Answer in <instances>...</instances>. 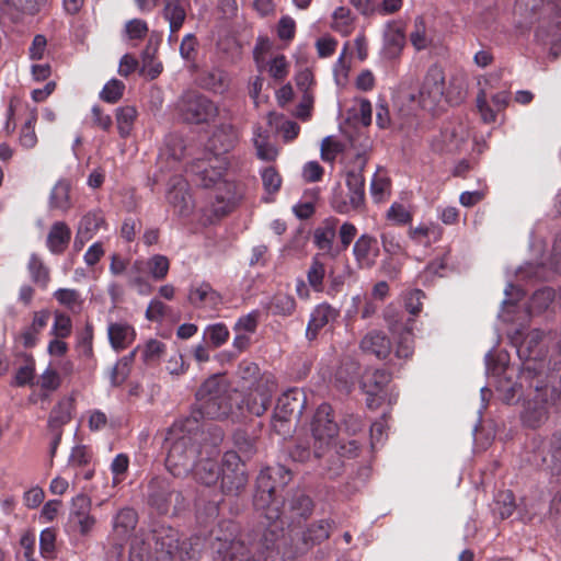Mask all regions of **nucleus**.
Instances as JSON below:
<instances>
[{
  "label": "nucleus",
  "mask_w": 561,
  "mask_h": 561,
  "mask_svg": "<svg viewBox=\"0 0 561 561\" xmlns=\"http://www.w3.org/2000/svg\"><path fill=\"white\" fill-rule=\"evenodd\" d=\"M207 436L197 416L175 421L167 431L164 449L167 467L175 477H185L205 451Z\"/></svg>",
  "instance_id": "nucleus-1"
},
{
  "label": "nucleus",
  "mask_w": 561,
  "mask_h": 561,
  "mask_svg": "<svg viewBox=\"0 0 561 561\" xmlns=\"http://www.w3.org/2000/svg\"><path fill=\"white\" fill-rule=\"evenodd\" d=\"M529 387L534 390L524 401L520 413L522 422L530 428H538L545 424L552 409H557L561 402V393L557 388L549 386L542 380L527 379Z\"/></svg>",
  "instance_id": "nucleus-2"
},
{
  "label": "nucleus",
  "mask_w": 561,
  "mask_h": 561,
  "mask_svg": "<svg viewBox=\"0 0 561 561\" xmlns=\"http://www.w3.org/2000/svg\"><path fill=\"white\" fill-rule=\"evenodd\" d=\"M156 561H193L201 552V538L192 537L180 543L178 530L171 527H160L152 534Z\"/></svg>",
  "instance_id": "nucleus-3"
},
{
  "label": "nucleus",
  "mask_w": 561,
  "mask_h": 561,
  "mask_svg": "<svg viewBox=\"0 0 561 561\" xmlns=\"http://www.w3.org/2000/svg\"><path fill=\"white\" fill-rule=\"evenodd\" d=\"M199 414L207 419H225L237 415L231 405V396L225 379L215 375L208 378L196 393Z\"/></svg>",
  "instance_id": "nucleus-4"
},
{
  "label": "nucleus",
  "mask_w": 561,
  "mask_h": 561,
  "mask_svg": "<svg viewBox=\"0 0 561 561\" xmlns=\"http://www.w3.org/2000/svg\"><path fill=\"white\" fill-rule=\"evenodd\" d=\"M291 480V472L283 465H276L262 470L257 477V492L254 504L257 508H266L268 519H278L283 512L276 506L275 494L279 488Z\"/></svg>",
  "instance_id": "nucleus-5"
},
{
  "label": "nucleus",
  "mask_w": 561,
  "mask_h": 561,
  "mask_svg": "<svg viewBox=\"0 0 561 561\" xmlns=\"http://www.w3.org/2000/svg\"><path fill=\"white\" fill-rule=\"evenodd\" d=\"M306 397L297 388L284 392L277 400L274 409L272 425L279 435L290 433L291 422L298 420L305 408Z\"/></svg>",
  "instance_id": "nucleus-6"
},
{
  "label": "nucleus",
  "mask_w": 561,
  "mask_h": 561,
  "mask_svg": "<svg viewBox=\"0 0 561 561\" xmlns=\"http://www.w3.org/2000/svg\"><path fill=\"white\" fill-rule=\"evenodd\" d=\"M176 110L184 122L196 125L209 123L218 115L217 105L196 91L183 93L178 100Z\"/></svg>",
  "instance_id": "nucleus-7"
},
{
  "label": "nucleus",
  "mask_w": 561,
  "mask_h": 561,
  "mask_svg": "<svg viewBox=\"0 0 561 561\" xmlns=\"http://www.w3.org/2000/svg\"><path fill=\"white\" fill-rule=\"evenodd\" d=\"M543 339V332L540 330H531L517 347V354L524 362L520 373V380H527L539 377L545 368L542 348L539 347Z\"/></svg>",
  "instance_id": "nucleus-8"
},
{
  "label": "nucleus",
  "mask_w": 561,
  "mask_h": 561,
  "mask_svg": "<svg viewBox=\"0 0 561 561\" xmlns=\"http://www.w3.org/2000/svg\"><path fill=\"white\" fill-rule=\"evenodd\" d=\"M446 94L445 88V75L440 67L434 65L428 68L419 94L408 93L404 95L415 105L425 108L433 110Z\"/></svg>",
  "instance_id": "nucleus-9"
},
{
  "label": "nucleus",
  "mask_w": 561,
  "mask_h": 561,
  "mask_svg": "<svg viewBox=\"0 0 561 561\" xmlns=\"http://www.w3.org/2000/svg\"><path fill=\"white\" fill-rule=\"evenodd\" d=\"M390 381L391 375L385 369H367L364 373L360 387L367 394L366 405L369 409H377L386 400L389 403L396 402L398 396H388L387 392Z\"/></svg>",
  "instance_id": "nucleus-10"
},
{
  "label": "nucleus",
  "mask_w": 561,
  "mask_h": 561,
  "mask_svg": "<svg viewBox=\"0 0 561 561\" xmlns=\"http://www.w3.org/2000/svg\"><path fill=\"white\" fill-rule=\"evenodd\" d=\"M276 388L275 381L263 379L257 388L245 390L237 404V416H243L245 413L254 416L263 415L271 404Z\"/></svg>",
  "instance_id": "nucleus-11"
},
{
  "label": "nucleus",
  "mask_w": 561,
  "mask_h": 561,
  "mask_svg": "<svg viewBox=\"0 0 561 561\" xmlns=\"http://www.w3.org/2000/svg\"><path fill=\"white\" fill-rule=\"evenodd\" d=\"M314 438V456L320 457L322 450L328 447L339 433V426L332 415L331 405L321 404L313 416L311 424Z\"/></svg>",
  "instance_id": "nucleus-12"
},
{
  "label": "nucleus",
  "mask_w": 561,
  "mask_h": 561,
  "mask_svg": "<svg viewBox=\"0 0 561 561\" xmlns=\"http://www.w3.org/2000/svg\"><path fill=\"white\" fill-rule=\"evenodd\" d=\"M221 474V490L226 494H238L247 484L248 478L244 465L237 451H227L224 456Z\"/></svg>",
  "instance_id": "nucleus-13"
},
{
  "label": "nucleus",
  "mask_w": 561,
  "mask_h": 561,
  "mask_svg": "<svg viewBox=\"0 0 561 561\" xmlns=\"http://www.w3.org/2000/svg\"><path fill=\"white\" fill-rule=\"evenodd\" d=\"M226 169V158L215 153L204 159H197L191 165V172L194 174L195 181L204 187L217 184L221 180Z\"/></svg>",
  "instance_id": "nucleus-14"
},
{
  "label": "nucleus",
  "mask_w": 561,
  "mask_h": 561,
  "mask_svg": "<svg viewBox=\"0 0 561 561\" xmlns=\"http://www.w3.org/2000/svg\"><path fill=\"white\" fill-rule=\"evenodd\" d=\"M470 137L469 129L461 123L445 126L432 141L434 151L456 153L462 150Z\"/></svg>",
  "instance_id": "nucleus-15"
},
{
  "label": "nucleus",
  "mask_w": 561,
  "mask_h": 561,
  "mask_svg": "<svg viewBox=\"0 0 561 561\" xmlns=\"http://www.w3.org/2000/svg\"><path fill=\"white\" fill-rule=\"evenodd\" d=\"M261 542H251L245 545L243 540H233L230 542L222 561H275L272 546L266 545L262 549Z\"/></svg>",
  "instance_id": "nucleus-16"
},
{
  "label": "nucleus",
  "mask_w": 561,
  "mask_h": 561,
  "mask_svg": "<svg viewBox=\"0 0 561 561\" xmlns=\"http://www.w3.org/2000/svg\"><path fill=\"white\" fill-rule=\"evenodd\" d=\"M366 163V154L357 153L354 161V168L346 173L348 198L354 208H359L365 202V178L363 171Z\"/></svg>",
  "instance_id": "nucleus-17"
},
{
  "label": "nucleus",
  "mask_w": 561,
  "mask_h": 561,
  "mask_svg": "<svg viewBox=\"0 0 561 561\" xmlns=\"http://www.w3.org/2000/svg\"><path fill=\"white\" fill-rule=\"evenodd\" d=\"M221 439L220 433L214 436L210 445H205L206 455L205 459H201L198 462L195 461L194 466V477L197 482L203 483L205 485L215 484L220 476V468L218 463L213 459V456L216 454V444Z\"/></svg>",
  "instance_id": "nucleus-18"
},
{
  "label": "nucleus",
  "mask_w": 561,
  "mask_h": 561,
  "mask_svg": "<svg viewBox=\"0 0 561 561\" xmlns=\"http://www.w3.org/2000/svg\"><path fill=\"white\" fill-rule=\"evenodd\" d=\"M167 199L179 216H188L194 208L188 184L181 175H175L170 180Z\"/></svg>",
  "instance_id": "nucleus-19"
},
{
  "label": "nucleus",
  "mask_w": 561,
  "mask_h": 561,
  "mask_svg": "<svg viewBox=\"0 0 561 561\" xmlns=\"http://www.w3.org/2000/svg\"><path fill=\"white\" fill-rule=\"evenodd\" d=\"M241 199L237 185L231 182H224L215 192L211 202V211L217 217H222L234 209Z\"/></svg>",
  "instance_id": "nucleus-20"
},
{
  "label": "nucleus",
  "mask_w": 561,
  "mask_h": 561,
  "mask_svg": "<svg viewBox=\"0 0 561 561\" xmlns=\"http://www.w3.org/2000/svg\"><path fill=\"white\" fill-rule=\"evenodd\" d=\"M359 347L366 354L374 355L379 359H385L390 355L392 344L383 331L371 330L363 336Z\"/></svg>",
  "instance_id": "nucleus-21"
},
{
  "label": "nucleus",
  "mask_w": 561,
  "mask_h": 561,
  "mask_svg": "<svg viewBox=\"0 0 561 561\" xmlns=\"http://www.w3.org/2000/svg\"><path fill=\"white\" fill-rule=\"evenodd\" d=\"M340 316V311L331 305L323 302L318 305L310 314L306 329L308 340H314L318 332L325 325L334 322Z\"/></svg>",
  "instance_id": "nucleus-22"
},
{
  "label": "nucleus",
  "mask_w": 561,
  "mask_h": 561,
  "mask_svg": "<svg viewBox=\"0 0 561 561\" xmlns=\"http://www.w3.org/2000/svg\"><path fill=\"white\" fill-rule=\"evenodd\" d=\"M334 520L330 518L319 519L309 524L300 536L304 550H309L329 539Z\"/></svg>",
  "instance_id": "nucleus-23"
},
{
  "label": "nucleus",
  "mask_w": 561,
  "mask_h": 561,
  "mask_svg": "<svg viewBox=\"0 0 561 561\" xmlns=\"http://www.w3.org/2000/svg\"><path fill=\"white\" fill-rule=\"evenodd\" d=\"M541 24L538 35L558 38L561 36V1L559 3L548 1L542 5Z\"/></svg>",
  "instance_id": "nucleus-24"
},
{
  "label": "nucleus",
  "mask_w": 561,
  "mask_h": 561,
  "mask_svg": "<svg viewBox=\"0 0 561 561\" xmlns=\"http://www.w3.org/2000/svg\"><path fill=\"white\" fill-rule=\"evenodd\" d=\"M378 253L377 240L369 234H362L354 243L353 254L359 268H370Z\"/></svg>",
  "instance_id": "nucleus-25"
},
{
  "label": "nucleus",
  "mask_w": 561,
  "mask_h": 561,
  "mask_svg": "<svg viewBox=\"0 0 561 561\" xmlns=\"http://www.w3.org/2000/svg\"><path fill=\"white\" fill-rule=\"evenodd\" d=\"M104 226L105 219L101 210L87 213L79 222L75 245L78 248L83 247Z\"/></svg>",
  "instance_id": "nucleus-26"
},
{
  "label": "nucleus",
  "mask_w": 561,
  "mask_h": 561,
  "mask_svg": "<svg viewBox=\"0 0 561 561\" xmlns=\"http://www.w3.org/2000/svg\"><path fill=\"white\" fill-rule=\"evenodd\" d=\"M237 142V129L231 124H221L209 139V147L214 151L213 153L222 157V154L232 150Z\"/></svg>",
  "instance_id": "nucleus-27"
},
{
  "label": "nucleus",
  "mask_w": 561,
  "mask_h": 561,
  "mask_svg": "<svg viewBox=\"0 0 561 561\" xmlns=\"http://www.w3.org/2000/svg\"><path fill=\"white\" fill-rule=\"evenodd\" d=\"M188 301L197 308H216L221 304V296L210 284L203 282L191 286Z\"/></svg>",
  "instance_id": "nucleus-28"
},
{
  "label": "nucleus",
  "mask_w": 561,
  "mask_h": 561,
  "mask_svg": "<svg viewBox=\"0 0 561 561\" xmlns=\"http://www.w3.org/2000/svg\"><path fill=\"white\" fill-rule=\"evenodd\" d=\"M138 523V516L135 510L122 508L113 519V535L121 541L128 540Z\"/></svg>",
  "instance_id": "nucleus-29"
},
{
  "label": "nucleus",
  "mask_w": 561,
  "mask_h": 561,
  "mask_svg": "<svg viewBox=\"0 0 561 561\" xmlns=\"http://www.w3.org/2000/svg\"><path fill=\"white\" fill-rule=\"evenodd\" d=\"M71 240V229L65 221H55L47 234L46 245L53 254L66 251Z\"/></svg>",
  "instance_id": "nucleus-30"
},
{
  "label": "nucleus",
  "mask_w": 561,
  "mask_h": 561,
  "mask_svg": "<svg viewBox=\"0 0 561 561\" xmlns=\"http://www.w3.org/2000/svg\"><path fill=\"white\" fill-rule=\"evenodd\" d=\"M50 318V312L47 309H42L33 313V319L30 325H27L20 334L22 344L26 348H31L36 345L37 336L42 330L47 325Z\"/></svg>",
  "instance_id": "nucleus-31"
},
{
  "label": "nucleus",
  "mask_w": 561,
  "mask_h": 561,
  "mask_svg": "<svg viewBox=\"0 0 561 561\" xmlns=\"http://www.w3.org/2000/svg\"><path fill=\"white\" fill-rule=\"evenodd\" d=\"M107 334L112 347L116 351L125 350L136 336L134 328L125 322L110 323Z\"/></svg>",
  "instance_id": "nucleus-32"
},
{
  "label": "nucleus",
  "mask_w": 561,
  "mask_h": 561,
  "mask_svg": "<svg viewBox=\"0 0 561 561\" xmlns=\"http://www.w3.org/2000/svg\"><path fill=\"white\" fill-rule=\"evenodd\" d=\"M238 374L241 380L240 387L243 391L257 388L263 379L275 381L270 374H262L255 363L242 362L239 366Z\"/></svg>",
  "instance_id": "nucleus-33"
},
{
  "label": "nucleus",
  "mask_w": 561,
  "mask_h": 561,
  "mask_svg": "<svg viewBox=\"0 0 561 561\" xmlns=\"http://www.w3.org/2000/svg\"><path fill=\"white\" fill-rule=\"evenodd\" d=\"M405 44L403 31L396 24H389L383 37V55L388 59L397 58Z\"/></svg>",
  "instance_id": "nucleus-34"
},
{
  "label": "nucleus",
  "mask_w": 561,
  "mask_h": 561,
  "mask_svg": "<svg viewBox=\"0 0 561 561\" xmlns=\"http://www.w3.org/2000/svg\"><path fill=\"white\" fill-rule=\"evenodd\" d=\"M70 188V183L67 180H59L50 191L49 208L66 214L72 206Z\"/></svg>",
  "instance_id": "nucleus-35"
},
{
  "label": "nucleus",
  "mask_w": 561,
  "mask_h": 561,
  "mask_svg": "<svg viewBox=\"0 0 561 561\" xmlns=\"http://www.w3.org/2000/svg\"><path fill=\"white\" fill-rule=\"evenodd\" d=\"M73 410V400L71 398L61 399L51 410L48 420V430L57 431L71 420Z\"/></svg>",
  "instance_id": "nucleus-36"
},
{
  "label": "nucleus",
  "mask_w": 561,
  "mask_h": 561,
  "mask_svg": "<svg viewBox=\"0 0 561 561\" xmlns=\"http://www.w3.org/2000/svg\"><path fill=\"white\" fill-rule=\"evenodd\" d=\"M163 16L169 22L170 33H176L186 18L182 0H164Z\"/></svg>",
  "instance_id": "nucleus-37"
},
{
  "label": "nucleus",
  "mask_w": 561,
  "mask_h": 561,
  "mask_svg": "<svg viewBox=\"0 0 561 561\" xmlns=\"http://www.w3.org/2000/svg\"><path fill=\"white\" fill-rule=\"evenodd\" d=\"M53 297L58 301L59 305L67 308L75 314L81 313L84 305V299L81 293L73 288H59Z\"/></svg>",
  "instance_id": "nucleus-38"
},
{
  "label": "nucleus",
  "mask_w": 561,
  "mask_h": 561,
  "mask_svg": "<svg viewBox=\"0 0 561 561\" xmlns=\"http://www.w3.org/2000/svg\"><path fill=\"white\" fill-rule=\"evenodd\" d=\"M443 229L437 224L420 225L409 229V237L419 244L430 245L442 238Z\"/></svg>",
  "instance_id": "nucleus-39"
},
{
  "label": "nucleus",
  "mask_w": 561,
  "mask_h": 561,
  "mask_svg": "<svg viewBox=\"0 0 561 561\" xmlns=\"http://www.w3.org/2000/svg\"><path fill=\"white\" fill-rule=\"evenodd\" d=\"M268 133L261 126L253 129V144L256 149V156L261 160L273 161L277 157V150L268 142Z\"/></svg>",
  "instance_id": "nucleus-40"
},
{
  "label": "nucleus",
  "mask_w": 561,
  "mask_h": 561,
  "mask_svg": "<svg viewBox=\"0 0 561 561\" xmlns=\"http://www.w3.org/2000/svg\"><path fill=\"white\" fill-rule=\"evenodd\" d=\"M391 193V181L382 169H378L371 179L370 194L376 203L386 201Z\"/></svg>",
  "instance_id": "nucleus-41"
},
{
  "label": "nucleus",
  "mask_w": 561,
  "mask_h": 561,
  "mask_svg": "<svg viewBox=\"0 0 561 561\" xmlns=\"http://www.w3.org/2000/svg\"><path fill=\"white\" fill-rule=\"evenodd\" d=\"M27 270L33 283L42 288H46L48 286L50 280L49 268L36 253L31 254L27 263Z\"/></svg>",
  "instance_id": "nucleus-42"
},
{
  "label": "nucleus",
  "mask_w": 561,
  "mask_h": 561,
  "mask_svg": "<svg viewBox=\"0 0 561 561\" xmlns=\"http://www.w3.org/2000/svg\"><path fill=\"white\" fill-rule=\"evenodd\" d=\"M288 510L293 515L307 518L313 511L312 500L302 492H296L287 503H284V511Z\"/></svg>",
  "instance_id": "nucleus-43"
},
{
  "label": "nucleus",
  "mask_w": 561,
  "mask_h": 561,
  "mask_svg": "<svg viewBox=\"0 0 561 561\" xmlns=\"http://www.w3.org/2000/svg\"><path fill=\"white\" fill-rule=\"evenodd\" d=\"M37 121V111L35 107L30 108L27 118L25 119L20 131V145L25 149H32L37 144L35 133V124Z\"/></svg>",
  "instance_id": "nucleus-44"
},
{
  "label": "nucleus",
  "mask_w": 561,
  "mask_h": 561,
  "mask_svg": "<svg viewBox=\"0 0 561 561\" xmlns=\"http://www.w3.org/2000/svg\"><path fill=\"white\" fill-rule=\"evenodd\" d=\"M199 84L209 91L221 93L226 90V75L220 69H211L201 75Z\"/></svg>",
  "instance_id": "nucleus-45"
},
{
  "label": "nucleus",
  "mask_w": 561,
  "mask_h": 561,
  "mask_svg": "<svg viewBox=\"0 0 561 561\" xmlns=\"http://www.w3.org/2000/svg\"><path fill=\"white\" fill-rule=\"evenodd\" d=\"M327 275V266L321 261L320 255L317 254L312 257L310 267L307 272V279L309 285L314 291L323 290V279Z\"/></svg>",
  "instance_id": "nucleus-46"
},
{
  "label": "nucleus",
  "mask_w": 561,
  "mask_h": 561,
  "mask_svg": "<svg viewBox=\"0 0 561 561\" xmlns=\"http://www.w3.org/2000/svg\"><path fill=\"white\" fill-rule=\"evenodd\" d=\"M137 116V111L134 106H122L116 110V123L119 135L123 138L129 136L134 122Z\"/></svg>",
  "instance_id": "nucleus-47"
},
{
  "label": "nucleus",
  "mask_w": 561,
  "mask_h": 561,
  "mask_svg": "<svg viewBox=\"0 0 561 561\" xmlns=\"http://www.w3.org/2000/svg\"><path fill=\"white\" fill-rule=\"evenodd\" d=\"M263 70H267L273 79L283 81L289 73V62L283 54H278L270 60H265Z\"/></svg>",
  "instance_id": "nucleus-48"
},
{
  "label": "nucleus",
  "mask_w": 561,
  "mask_h": 561,
  "mask_svg": "<svg viewBox=\"0 0 561 561\" xmlns=\"http://www.w3.org/2000/svg\"><path fill=\"white\" fill-rule=\"evenodd\" d=\"M147 270L154 280H162L167 277L170 262L165 255L156 254L146 261Z\"/></svg>",
  "instance_id": "nucleus-49"
},
{
  "label": "nucleus",
  "mask_w": 561,
  "mask_h": 561,
  "mask_svg": "<svg viewBox=\"0 0 561 561\" xmlns=\"http://www.w3.org/2000/svg\"><path fill=\"white\" fill-rule=\"evenodd\" d=\"M554 299V290L549 287L534 293L529 302V312L539 313L546 310Z\"/></svg>",
  "instance_id": "nucleus-50"
},
{
  "label": "nucleus",
  "mask_w": 561,
  "mask_h": 561,
  "mask_svg": "<svg viewBox=\"0 0 561 561\" xmlns=\"http://www.w3.org/2000/svg\"><path fill=\"white\" fill-rule=\"evenodd\" d=\"M467 95V82L463 76H454L450 79L449 88L446 90V99L453 104H458Z\"/></svg>",
  "instance_id": "nucleus-51"
},
{
  "label": "nucleus",
  "mask_w": 561,
  "mask_h": 561,
  "mask_svg": "<svg viewBox=\"0 0 561 561\" xmlns=\"http://www.w3.org/2000/svg\"><path fill=\"white\" fill-rule=\"evenodd\" d=\"M333 28L342 34H348L353 25L352 12L348 8L339 7L334 10L333 14Z\"/></svg>",
  "instance_id": "nucleus-52"
},
{
  "label": "nucleus",
  "mask_w": 561,
  "mask_h": 561,
  "mask_svg": "<svg viewBox=\"0 0 561 561\" xmlns=\"http://www.w3.org/2000/svg\"><path fill=\"white\" fill-rule=\"evenodd\" d=\"M204 337L207 339L213 347H219L229 339V330L224 323L208 325L204 331Z\"/></svg>",
  "instance_id": "nucleus-53"
},
{
  "label": "nucleus",
  "mask_w": 561,
  "mask_h": 561,
  "mask_svg": "<svg viewBox=\"0 0 561 561\" xmlns=\"http://www.w3.org/2000/svg\"><path fill=\"white\" fill-rule=\"evenodd\" d=\"M271 309L280 316H290L296 309V301L291 296L277 294L271 301Z\"/></svg>",
  "instance_id": "nucleus-54"
},
{
  "label": "nucleus",
  "mask_w": 561,
  "mask_h": 561,
  "mask_svg": "<svg viewBox=\"0 0 561 561\" xmlns=\"http://www.w3.org/2000/svg\"><path fill=\"white\" fill-rule=\"evenodd\" d=\"M233 442L240 457L249 458L255 450V439L243 431L234 433Z\"/></svg>",
  "instance_id": "nucleus-55"
},
{
  "label": "nucleus",
  "mask_w": 561,
  "mask_h": 561,
  "mask_svg": "<svg viewBox=\"0 0 561 561\" xmlns=\"http://www.w3.org/2000/svg\"><path fill=\"white\" fill-rule=\"evenodd\" d=\"M39 551L43 558L51 559L56 551V531L54 528H46L39 535Z\"/></svg>",
  "instance_id": "nucleus-56"
},
{
  "label": "nucleus",
  "mask_w": 561,
  "mask_h": 561,
  "mask_svg": "<svg viewBox=\"0 0 561 561\" xmlns=\"http://www.w3.org/2000/svg\"><path fill=\"white\" fill-rule=\"evenodd\" d=\"M477 107L484 123H494L496 121L499 111L489 105L488 93L484 88H481L477 94Z\"/></svg>",
  "instance_id": "nucleus-57"
},
{
  "label": "nucleus",
  "mask_w": 561,
  "mask_h": 561,
  "mask_svg": "<svg viewBox=\"0 0 561 561\" xmlns=\"http://www.w3.org/2000/svg\"><path fill=\"white\" fill-rule=\"evenodd\" d=\"M495 510L501 518L510 517L515 511L514 495L510 490L501 491L495 497Z\"/></svg>",
  "instance_id": "nucleus-58"
},
{
  "label": "nucleus",
  "mask_w": 561,
  "mask_h": 561,
  "mask_svg": "<svg viewBox=\"0 0 561 561\" xmlns=\"http://www.w3.org/2000/svg\"><path fill=\"white\" fill-rule=\"evenodd\" d=\"M95 518L91 515V513H84L79 516L69 517V526L78 531L81 536L89 535L95 525Z\"/></svg>",
  "instance_id": "nucleus-59"
},
{
  "label": "nucleus",
  "mask_w": 561,
  "mask_h": 561,
  "mask_svg": "<svg viewBox=\"0 0 561 561\" xmlns=\"http://www.w3.org/2000/svg\"><path fill=\"white\" fill-rule=\"evenodd\" d=\"M72 322L69 316L62 312H55V320L50 330V334L58 339H66L71 334Z\"/></svg>",
  "instance_id": "nucleus-60"
},
{
  "label": "nucleus",
  "mask_w": 561,
  "mask_h": 561,
  "mask_svg": "<svg viewBox=\"0 0 561 561\" xmlns=\"http://www.w3.org/2000/svg\"><path fill=\"white\" fill-rule=\"evenodd\" d=\"M125 90V84L117 80H110L102 89L100 98L107 103H116L122 96Z\"/></svg>",
  "instance_id": "nucleus-61"
},
{
  "label": "nucleus",
  "mask_w": 561,
  "mask_h": 561,
  "mask_svg": "<svg viewBox=\"0 0 561 561\" xmlns=\"http://www.w3.org/2000/svg\"><path fill=\"white\" fill-rule=\"evenodd\" d=\"M273 48V42L267 37H259L253 49V57L259 71H263L265 60Z\"/></svg>",
  "instance_id": "nucleus-62"
},
{
  "label": "nucleus",
  "mask_w": 561,
  "mask_h": 561,
  "mask_svg": "<svg viewBox=\"0 0 561 561\" xmlns=\"http://www.w3.org/2000/svg\"><path fill=\"white\" fill-rule=\"evenodd\" d=\"M414 351L412 328L407 327L400 334L398 345L396 348V356L399 358H409L412 356Z\"/></svg>",
  "instance_id": "nucleus-63"
},
{
  "label": "nucleus",
  "mask_w": 561,
  "mask_h": 561,
  "mask_svg": "<svg viewBox=\"0 0 561 561\" xmlns=\"http://www.w3.org/2000/svg\"><path fill=\"white\" fill-rule=\"evenodd\" d=\"M387 219L392 221L394 225L403 226L412 220V214L409 211L404 205L399 203H393L386 215Z\"/></svg>",
  "instance_id": "nucleus-64"
}]
</instances>
